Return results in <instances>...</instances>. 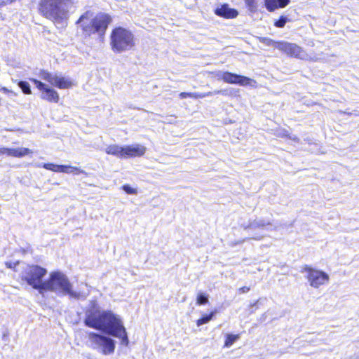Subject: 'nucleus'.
Wrapping results in <instances>:
<instances>
[{
  "mask_svg": "<svg viewBox=\"0 0 359 359\" xmlns=\"http://www.w3.org/2000/svg\"><path fill=\"white\" fill-rule=\"evenodd\" d=\"M18 86L25 94L29 95L32 93L30 85L28 82L25 81H19Z\"/></svg>",
  "mask_w": 359,
  "mask_h": 359,
  "instance_id": "21",
  "label": "nucleus"
},
{
  "mask_svg": "<svg viewBox=\"0 0 359 359\" xmlns=\"http://www.w3.org/2000/svg\"><path fill=\"white\" fill-rule=\"evenodd\" d=\"M264 236L262 235H252L250 238L259 241L261 240Z\"/></svg>",
  "mask_w": 359,
  "mask_h": 359,
  "instance_id": "33",
  "label": "nucleus"
},
{
  "mask_svg": "<svg viewBox=\"0 0 359 359\" xmlns=\"http://www.w3.org/2000/svg\"><path fill=\"white\" fill-rule=\"evenodd\" d=\"M46 273V269L38 265H32L25 271L23 279L29 285L37 290L40 294H43L44 293V281L43 278Z\"/></svg>",
  "mask_w": 359,
  "mask_h": 359,
  "instance_id": "7",
  "label": "nucleus"
},
{
  "mask_svg": "<svg viewBox=\"0 0 359 359\" xmlns=\"http://www.w3.org/2000/svg\"><path fill=\"white\" fill-rule=\"evenodd\" d=\"M265 318V314H263L262 318Z\"/></svg>",
  "mask_w": 359,
  "mask_h": 359,
  "instance_id": "40",
  "label": "nucleus"
},
{
  "mask_svg": "<svg viewBox=\"0 0 359 359\" xmlns=\"http://www.w3.org/2000/svg\"><path fill=\"white\" fill-rule=\"evenodd\" d=\"M283 226L280 223H276L273 225V228L271 230L277 231L280 227H283Z\"/></svg>",
  "mask_w": 359,
  "mask_h": 359,
  "instance_id": "34",
  "label": "nucleus"
},
{
  "mask_svg": "<svg viewBox=\"0 0 359 359\" xmlns=\"http://www.w3.org/2000/svg\"><path fill=\"white\" fill-rule=\"evenodd\" d=\"M86 326L97 330L105 334L90 332L88 334V346L108 355L114 353L116 341L110 337L121 339V344L127 346L129 339L122 320L110 310H102L92 302L85 312L83 321Z\"/></svg>",
  "mask_w": 359,
  "mask_h": 359,
  "instance_id": "1",
  "label": "nucleus"
},
{
  "mask_svg": "<svg viewBox=\"0 0 359 359\" xmlns=\"http://www.w3.org/2000/svg\"><path fill=\"white\" fill-rule=\"evenodd\" d=\"M74 171H76L77 173L86 174V172L84 170H81L79 168H77V167H72L69 165H60V168H59V172H61L71 173Z\"/></svg>",
  "mask_w": 359,
  "mask_h": 359,
  "instance_id": "18",
  "label": "nucleus"
},
{
  "mask_svg": "<svg viewBox=\"0 0 359 359\" xmlns=\"http://www.w3.org/2000/svg\"><path fill=\"white\" fill-rule=\"evenodd\" d=\"M266 8L271 12L278 8H283L287 6L290 0H264Z\"/></svg>",
  "mask_w": 359,
  "mask_h": 359,
  "instance_id": "15",
  "label": "nucleus"
},
{
  "mask_svg": "<svg viewBox=\"0 0 359 359\" xmlns=\"http://www.w3.org/2000/svg\"><path fill=\"white\" fill-rule=\"evenodd\" d=\"M0 153L3 154H6L10 156L13 157H23L29 154H32V151L28 148L25 147H17V148H6L1 147L0 148Z\"/></svg>",
  "mask_w": 359,
  "mask_h": 359,
  "instance_id": "13",
  "label": "nucleus"
},
{
  "mask_svg": "<svg viewBox=\"0 0 359 359\" xmlns=\"http://www.w3.org/2000/svg\"><path fill=\"white\" fill-rule=\"evenodd\" d=\"M90 12L86 11L76 21V24H81L83 32L88 36L93 34L97 35L100 38H103L111 22V18L108 14L100 13L92 18L89 23H86L84 20L88 18Z\"/></svg>",
  "mask_w": 359,
  "mask_h": 359,
  "instance_id": "4",
  "label": "nucleus"
},
{
  "mask_svg": "<svg viewBox=\"0 0 359 359\" xmlns=\"http://www.w3.org/2000/svg\"><path fill=\"white\" fill-rule=\"evenodd\" d=\"M301 272H306V278L313 287L318 288L329 280V276L325 272L316 270L306 265Z\"/></svg>",
  "mask_w": 359,
  "mask_h": 359,
  "instance_id": "8",
  "label": "nucleus"
},
{
  "mask_svg": "<svg viewBox=\"0 0 359 359\" xmlns=\"http://www.w3.org/2000/svg\"><path fill=\"white\" fill-rule=\"evenodd\" d=\"M239 89L234 88H228L222 90L221 95L224 96L237 97L239 95Z\"/></svg>",
  "mask_w": 359,
  "mask_h": 359,
  "instance_id": "19",
  "label": "nucleus"
},
{
  "mask_svg": "<svg viewBox=\"0 0 359 359\" xmlns=\"http://www.w3.org/2000/svg\"><path fill=\"white\" fill-rule=\"evenodd\" d=\"M30 80L41 91V99L54 103H57L59 102V94L55 90L36 79H31Z\"/></svg>",
  "mask_w": 359,
  "mask_h": 359,
  "instance_id": "10",
  "label": "nucleus"
},
{
  "mask_svg": "<svg viewBox=\"0 0 359 359\" xmlns=\"http://www.w3.org/2000/svg\"><path fill=\"white\" fill-rule=\"evenodd\" d=\"M110 44L114 53L129 50L135 46L134 35L126 28L116 27L111 32Z\"/></svg>",
  "mask_w": 359,
  "mask_h": 359,
  "instance_id": "5",
  "label": "nucleus"
},
{
  "mask_svg": "<svg viewBox=\"0 0 359 359\" xmlns=\"http://www.w3.org/2000/svg\"><path fill=\"white\" fill-rule=\"evenodd\" d=\"M39 77L60 89L69 88L72 85V82L69 79L57 74H51L45 70L40 72Z\"/></svg>",
  "mask_w": 359,
  "mask_h": 359,
  "instance_id": "9",
  "label": "nucleus"
},
{
  "mask_svg": "<svg viewBox=\"0 0 359 359\" xmlns=\"http://www.w3.org/2000/svg\"><path fill=\"white\" fill-rule=\"evenodd\" d=\"M214 314H215L214 312H211L210 314L203 316L202 318H199L197 320V322H196L197 325L201 326L203 324L208 323L210 320H212V317L214 316Z\"/></svg>",
  "mask_w": 359,
  "mask_h": 359,
  "instance_id": "22",
  "label": "nucleus"
},
{
  "mask_svg": "<svg viewBox=\"0 0 359 359\" xmlns=\"http://www.w3.org/2000/svg\"><path fill=\"white\" fill-rule=\"evenodd\" d=\"M72 4V0H41L39 9L43 17L63 26L69 18Z\"/></svg>",
  "mask_w": 359,
  "mask_h": 359,
  "instance_id": "2",
  "label": "nucleus"
},
{
  "mask_svg": "<svg viewBox=\"0 0 359 359\" xmlns=\"http://www.w3.org/2000/svg\"><path fill=\"white\" fill-rule=\"evenodd\" d=\"M290 139L292 140L293 141H297V142L299 141V138L296 135L290 137Z\"/></svg>",
  "mask_w": 359,
  "mask_h": 359,
  "instance_id": "35",
  "label": "nucleus"
},
{
  "mask_svg": "<svg viewBox=\"0 0 359 359\" xmlns=\"http://www.w3.org/2000/svg\"><path fill=\"white\" fill-rule=\"evenodd\" d=\"M272 225V223L269 220L264 219H255L246 226H243L245 230L252 229H263L266 226Z\"/></svg>",
  "mask_w": 359,
  "mask_h": 359,
  "instance_id": "16",
  "label": "nucleus"
},
{
  "mask_svg": "<svg viewBox=\"0 0 359 359\" xmlns=\"http://www.w3.org/2000/svg\"><path fill=\"white\" fill-rule=\"evenodd\" d=\"M146 149L144 146L138 144L125 146L124 158L142 156L145 154Z\"/></svg>",
  "mask_w": 359,
  "mask_h": 359,
  "instance_id": "12",
  "label": "nucleus"
},
{
  "mask_svg": "<svg viewBox=\"0 0 359 359\" xmlns=\"http://www.w3.org/2000/svg\"><path fill=\"white\" fill-rule=\"evenodd\" d=\"M224 82L231 84H239L243 86H254L256 84V81L249 77L229 72H226Z\"/></svg>",
  "mask_w": 359,
  "mask_h": 359,
  "instance_id": "11",
  "label": "nucleus"
},
{
  "mask_svg": "<svg viewBox=\"0 0 359 359\" xmlns=\"http://www.w3.org/2000/svg\"><path fill=\"white\" fill-rule=\"evenodd\" d=\"M245 2L250 11L255 8V0H245Z\"/></svg>",
  "mask_w": 359,
  "mask_h": 359,
  "instance_id": "29",
  "label": "nucleus"
},
{
  "mask_svg": "<svg viewBox=\"0 0 359 359\" xmlns=\"http://www.w3.org/2000/svg\"><path fill=\"white\" fill-rule=\"evenodd\" d=\"M266 45L273 46L274 48L285 53L287 55L303 60L317 61L316 56L308 54L301 46L294 43L287 41L276 42L270 39H264Z\"/></svg>",
  "mask_w": 359,
  "mask_h": 359,
  "instance_id": "6",
  "label": "nucleus"
},
{
  "mask_svg": "<svg viewBox=\"0 0 359 359\" xmlns=\"http://www.w3.org/2000/svg\"><path fill=\"white\" fill-rule=\"evenodd\" d=\"M181 99L187 97L198 98V93H187L182 92L179 95Z\"/></svg>",
  "mask_w": 359,
  "mask_h": 359,
  "instance_id": "27",
  "label": "nucleus"
},
{
  "mask_svg": "<svg viewBox=\"0 0 359 359\" xmlns=\"http://www.w3.org/2000/svg\"><path fill=\"white\" fill-rule=\"evenodd\" d=\"M239 339L238 335H235L232 334H228L226 335V338L224 342V346L230 347L233 345V344Z\"/></svg>",
  "mask_w": 359,
  "mask_h": 359,
  "instance_id": "20",
  "label": "nucleus"
},
{
  "mask_svg": "<svg viewBox=\"0 0 359 359\" xmlns=\"http://www.w3.org/2000/svg\"><path fill=\"white\" fill-rule=\"evenodd\" d=\"M4 5H5L4 1H2L1 3H0V6H4Z\"/></svg>",
  "mask_w": 359,
  "mask_h": 359,
  "instance_id": "38",
  "label": "nucleus"
},
{
  "mask_svg": "<svg viewBox=\"0 0 359 359\" xmlns=\"http://www.w3.org/2000/svg\"><path fill=\"white\" fill-rule=\"evenodd\" d=\"M44 292L50 291L60 296L68 295L69 299H86V296L81 292L73 290V285L68 277L59 271L51 272L49 278L44 280Z\"/></svg>",
  "mask_w": 359,
  "mask_h": 359,
  "instance_id": "3",
  "label": "nucleus"
},
{
  "mask_svg": "<svg viewBox=\"0 0 359 359\" xmlns=\"http://www.w3.org/2000/svg\"><path fill=\"white\" fill-rule=\"evenodd\" d=\"M288 18L286 17V16H280V18L278 20H277L275 22H274V25L276 27H278V28H282L283 27L285 24L287 23V22L288 21Z\"/></svg>",
  "mask_w": 359,
  "mask_h": 359,
  "instance_id": "24",
  "label": "nucleus"
},
{
  "mask_svg": "<svg viewBox=\"0 0 359 359\" xmlns=\"http://www.w3.org/2000/svg\"><path fill=\"white\" fill-rule=\"evenodd\" d=\"M212 95H213V93L210 91L205 93H198V98H204Z\"/></svg>",
  "mask_w": 359,
  "mask_h": 359,
  "instance_id": "31",
  "label": "nucleus"
},
{
  "mask_svg": "<svg viewBox=\"0 0 359 359\" xmlns=\"http://www.w3.org/2000/svg\"><path fill=\"white\" fill-rule=\"evenodd\" d=\"M215 13L217 16L224 18H234L238 15V12L236 9L230 8L226 4L217 8L215 10Z\"/></svg>",
  "mask_w": 359,
  "mask_h": 359,
  "instance_id": "14",
  "label": "nucleus"
},
{
  "mask_svg": "<svg viewBox=\"0 0 359 359\" xmlns=\"http://www.w3.org/2000/svg\"><path fill=\"white\" fill-rule=\"evenodd\" d=\"M2 90H3L4 92H7V91H8V89H7L6 88H5V87H4V88H2Z\"/></svg>",
  "mask_w": 359,
  "mask_h": 359,
  "instance_id": "37",
  "label": "nucleus"
},
{
  "mask_svg": "<svg viewBox=\"0 0 359 359\" xmlns=\"http://www.w3.org/2000/svg\"><path fill=\"white\" fill-rule=\"evenodd\" d=\"M261 302V299H258L257 302H255L254 304H251L250 305V313H254L256 309H257L258 307V304H259Z\"/></svg>",
  "mask_w": 359,
  "mask_h": 359,
  "instance_id": "30",
  "label": "nucleus"
},
{
  "mask_svg": "<svg viewBox=\"0 0 359 359\" xmlns=\"http://www.w3.org/2000/svg\"><path fill=\"white\" fill-rule=\"evenodd\" d=\"M215 75V77L217 80H223L224 81V77L226 76V72L222 71H217L213 73Z\"/></svg>",
  "mask_w": 359,
  "mask_h": 359,
  "instance_id": "28",
  "label": "nucleus"
},
{
  "mask_svg": "<svg viewBox=\"0 0 359 359\" xmlns=\"http://www.w3.org/2000/svg\"><path fill=\"white\" fill-rule=\"evenodd\" d=\"M124 151L125 146L121 147L117 144H111L108 146L105 149V152L107 154H111L118 158H124Z\"/></svg>",
  "mask_w": 359,
  "mask_h": 359,
  "instance_id": "17",
  "label": "nucleus"
},
{
  "mask_svg": "<svg viewBox=\"0 0 359 359\" xmlns=\"http://www.w3.org/2000/svg\"><path fill=\"white\" fill-rule=\"evenodd\" d=\"M220 92H222V90H215V91L212 92L213 93V95H221Z\"/></svg>",
  "mask_w": 359,
  "mask_h": 359,
  "instance_id": "36",
  "label": "nucleus"
},
{
  "mask_svg": "<svg viewBox=\"0 0 359 359\" xmlns=\"http://www.w3.org/2000/svg\"><path fill=\"white\" fill-rule=\"evenodd\" d=\"M250 288L249 287L244 286V287L239 288L238 290L241 293H247L250 291Z\"/></svg>",
  "mask_w": 359,
  "mask_h": 359,
  "instance_id": "32",
  "label": "nucleus"
},
{
  "mask_svg": "<svg viewBox=\"0 0 359 359\" xmlns=\"http://www.w3.org/2000/svg\"><path fill=\"white\" fill-rule=\"evenodd\" d=\"M122 189L128 194L136 195L137 194V189L131 187L129 184L123 185Z\"/></svg>",
  "mask_w": 359,
  "mask_h": 359,
  "instance_id": "25",
  "label": "nucleus"
},
{
  "mask_svg": "<svg viewBox=\"0 0 359 359\" xmlns=\"http://www.w3.org/2000/svg\"><path fill=\"white\" fill-rule=\"evenodd\" d=\"M60 165H56L53 163H44L43 167L48 170H52L54 172H59V168Z\"/></svg>",
  "mask_w": 359,
  "mask_h": 359,
  "instance_id": "26",
  "label": "nucleus"
},
{
  "mask_svg": "<svg viewBox=\"0 0 359 359\" xmlns=\"http://www.w3.org/2000/svg\"><path fill=\"white\" fill-rule=\"evenodd\" d=\"M265 318V314H263L262 318Z\"/></svg>",
  "mask_w": 359,
  "mask_h": 359,
  "instance_id": "39",
  "label": "nucleus"
},
{
  "mask_svg": "<svg viewBox=\"0 0 359 359\" xmlns=\"http://www.w3.org/2000/svg\"><path fill=\"white\" fill-rule=\"evenodd\" d=\"M208 302V296L203 292H200L198 294L196 303L198 305H204Z\"/></svg>",
  "mask_w": 359,
  "mask_h": 359,
  "instance_id": "23",
  "label": "nucleus"
}]
</instances>
